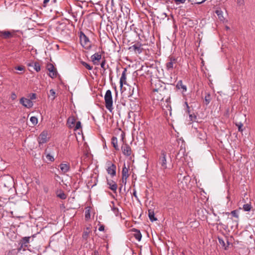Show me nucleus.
<instances>
[{"mask_svg": "<svg viewBox=\"0 0 255 255\" xmlns=\"http://www.w3.org/2000/svg\"><path fill=\"white\" fill-rule=\"evenodd\" d=\"M104 99L105 101V107L110 112L113 109V98L112 95V92L110 90H108L106 91Z\"/></svg>", "mask_w": 255, "mask_h": 255, "instance_id": "f257e3e1", "label": "nucleus"}, {"mask_svg": "<svg viewBox=\"0 0 255 255\" xmlns=\"http://www.w3.org/2000/svg\"><path fill=\"white\" fill-rule=\"evenodd\" d=\"M80 43L82 46L86 49H90L91 47V43L89 38L82 32L80 36Z\"/></svg>", "mask_w": 255, "mask_h": 255, "instance_id": "f03ea898", "label": "nucleus"}, {"mask_svg": "<svg viewBox=\"0 0 255 255\" xmlns=\"http://www.w3.org/2000/svg\"><path fill=\"white\" fill-rule=\"evenodd\" d=\"M166 156V151L163 150H161V155L159 157L158 162L161 166V169L163 170H165L167 168Z\"/></svg>", "mask_w": 255, "mask_h": 255, "instance_id": "7ed1b4c3", "label": "nucleus"}, {"mask_svg": "<svg viewBox=\"0 0 255 255\" xmlns=\"http://www.w3.org/2000/svg\"><path fill=\"white\" fill-rule=\"evenodd\" d=\"M30 237H25L22 238V239L19 242V244H20V247L17 249V252H20L22 250L23 251H26L24 247H27V244L29 243Z\"/></svg>", "mask_w": 255, "mask_h": 255, "instance_id": "20e7f679", "label": "nucleus"}, {"mask_svg": "<svg viewBox=\"0 0 255 255\" xmlns=\"http://www.w3.org/2000/svg\"><path fill=\"white\" fill-rule=\"evenodd\" d=\"M48 132L46 130H43L38 137V142L39 145L47 142L48 141L47 137Z\"/></svg>", "mask_w": 255, "mask_h": 255, "instance_id": "39448f33", "label": "nucleus"}, {"mask_svg": "<svg viewBox=\"0 0 255 255\" xmlns=\"http://www.w3.org/2000/svg\"><path fill=\"white\" fill-rule=\"evenodd\" d=\"M176 64V60L173 57H170L169 61L166 64V68L167 71H172L174 66Z\"/></svg>", "mask_w": 255, "mask_h": 255, "instance_id": "423d86ee", "label": "nucleus"}, {"mask_svg": "<svg viewBox=\"0 0 255 255\" xmlns=\"http://www.w3.org/2000/svg\"><path fill=\"white\" fill-rule=\"evenodd\" d=\"M19 102L23 106L27 108H31L33 105V102L30 100L24 97H22L20 99Z\"/></svg>", "mask_w": 255, "mask_h": 255, "instance_id": "0eeeda50", "label": "nucleus"}, {"mask_svg": "<svg viewBox=\"0 0 255 255\" xmlns=\"http://www.w3.org/2000/svg\"><path fill=\"white\" fill-rule=\"evenodd\" d=\"M162 110L164 111V114L166 117H167L168 113L170 116L172 114V109L171 105L168 103V100H166V103L164 104L162 107Z\"/></svg>", "mask_w": 255, "mask_h": 255, "instance_id": "6e6552de", "label": "nucleus"}, {"mask_svg": "<svg viewBox=\"0 0 255 255\" xmlns=\"http://www.w3.org/2000/svg\"><path fill=\"white\" fill-rule=\"evenodd\" d=\"M122 150L123 153L126 156H129L131 154V147L127 143L123 144L122 146Z\"/></svg>", "mask_w": 255, "mask_h": 255, "instance_id": "1a4fd4ad", "label": "nucleus"}, {"mask_svg": "<svg viewBox=\"0 0 255 255\" xmlns=\"http://www.w3.org/2000/svg\"><path fill=\"white\" fill-rule=\"evenodd\" d=\"M141 44L138 43L129 47V49L133 51L135 53L140 54L143 50V48H141Z\"/></svg>", "mask_w": 255, "mask_h": 255, "instance_id": "9d476101", "label": "nucleus"}, {"mask_svg": "<svg viewBox=\"0 0 255 255\" xmlns=\"http://www.w3.org/2000/svg\"><path fill=\"white\" fill-rule=\"evenodd\" d=\"M122 174L123 182L126 184L127 182V179L129 176V174L128 168L126 167V164L125 163L124 164V167H123L122 169Z\"/></svg>", "mask_w": 255, "mask_h": 255, "instance_id": "9b49d317", "label": "nucleus"}, {"mask_svg": "<svg viewBox=\"0 0 255 255\" xmlns=\"http://www.w3.org/2000/svg\"><path fill=\"white\" fill-rule=\"evenodd\" d=\"M48 70L49 71V76L51 78H54L57 76L56 70L52 64L48 66Z\"/></svg>", "mask_w": 255, "mask_h": 255, "instance_id": "f8f14e48", "label": "nucleus"}, {"mask_svg": "<svg viewBox=\"0 0 255 255\" xmlns=\"http://www.w3.org/2000/svg\"><path fill=\"white\" fill-rule=\"evenodd\" d=\"M107 184L109 186V188L115 193L116 192L118 185L117 183L112 180L107 179Z\"/></svg>", "mask_w": 255, "mask_h": 255, "instance_id": "ddd939ff", "label": "nucleus"}, {"mask_svg": "<svg viewBox=\"0 0 255 255\" xmlns=\"http://www.w3.org/2000/svg\"><path fill=\"white\" fill-rule=\"evenodd\" d=\"M107 172L109 174H110L112 177H114L116 174V166L114 164H111V165L108 167L107 169Z\"/></svg>", "mask_w": 255, "mask_h": 255, "instance_id": "4468645a", "label": "nucleus"}, {"mask_svg": "<svg viewBox=\"0 0 255 255\" xmlns=\"http://www.w3.org/2000/svg\"><path fill=\"white\" fill-rule=\"evenodd\" d=\"M126 72L127 69H125L122 73V76L120 78V84L121 89L123 88L124 84H126Z\"/></svg>", "mask_w": 255, "mask_h": 255, "instance_id": "2eb2a0df", "label": "nucleus"}, {"mask_svg": "<svg viewBox=\"0 0 255 255\" xmlns=\"http://www.w3.org/2000/svg\"><path fill=\"white\" fill-rule=\"evenodd\" d=\"M101 58L102 55L98 53H95L91 57L92 61L94 63V64H98V62H96V61H99L101 59Z\"/></svg>", "mask_w": 255, "mask_h": 255, "instance_id": "dca6fc26", "label": "nucleus"}, {"mask_svg": "<svg viewBox=\"0 0 255 255\" xmlns=\"http://www.w3.org/2000/svg\"><path fill=\"white\" fill-rule=\"evenodd\" d=\"M61 170L63 173H65L70 170L69 164L61 163L60 165Z\"/></svg>", "mask_w": 255, "mask_h": 255, "instance_id": "f3484780", "label": "nucleus"}, {"mask_svg": "<svg viewBox=\"0 0 255 255\" xmlns=\"http://www.w3.org/2000/svg\"><path fill=\"white\" fill-rule=\"evenodd\" d=\"M176 88L178 89H182V93L185 92L187 91V87L186 85L183 84L182 80H179L176 86Z\"/></svg>", "mask_w": 255, "mask_h": 255, "instance_id": "a211bd4d", "label": "nucleus"}, {"mask_svg": "<svg viewBox=\"0 0 255 255\" xmlns=\"http://www.w3.org/2000/svg\"><path fill=\"white\" fill-rule=\"evenodd\" d=\"M148 217L151 222L155 221L157 218L154 217V212L152 209H148Z\"/></svg>", "mask_w": 255, "mask_h": 255, "instance_id": "6ab92c4d", "label": "nucleus"}, {"mask_svg": "<svg viewBox=\"0 0 255 255\" xmlns=\"http://www.w3.org/2000/svg\"><path fill=\"white\" fill-rule=\"evenodd\" d=\"M133 231L134 232V237L138 241H140L142 237L140 232L139 230L136 229H134Z\"/></svg>", "mask_w": 255, "mask_h": 255, "instance_id": "aec40b11", "label": "nucleus"}, {"mask_svg": "<svg viewBox=\"0 0 255 255\" xmlns=\"http://www.w3.org/2000/svg\"><path fill=\"white\" fill-rule=\"evenodd\" d=\"M112 144L113 147L116 150H119V148L118 144V139L115 136H113L112 138Z\"/></svg>", "mask_w": 255, "mask_h": 255, "instance_id": "412c9836", "label": "nucleus"}, {"mask_svg": "<svg viewBox=\"0 0 255 255\" xmlns=\"http://www.w3.org/2000/svg\"><path fill=\"white\" fill-rule=\"evenodd\" d=\"M67 124L70 128L74 127L75 124V119L74 117H70L68 119Z\"/></svg>", "mask_w": 255, "mask_h": 255, "instance_id": "4be33fe9", "label": "nucleus"}, {"mask_svg": "<svg viewBox=\"0 0 255 255\" xmlns=\"http://www.w3.org/2000/svg\"><path fill=\"white\" fill-rule=\"evenodd\" d=\"M226 215H231L232 216L238 219L239 218V211L238 210H233L231 211V213L229 212H226L225 213Z\"/></svg>", "mask_w": 255, "mask_h": 255, "instance_id": "5701e85b", "label": "nucleus"}, {"mask_svg": "<svg viewBox=\"0 0 255 255\" xmlns=\"http://www.w3.org/2000/svg\"><path fill=\"white\" fill-rule=\"evenodd\" d=\"M90 228L87 227L86 228V230H85L83 233L82 238L84 240H86L89 237V234L90 233Z\"/></svg>", "mask_w": 255, "mask_h": 255, "instance_id": "b1692460", "label": "nucleus"}, {"mask_svg": "<svg viewBox=\"0 0 255 255\" xmlns=\"http://www.w3.org/2000/svg\"><path fill=\"white\" fill-rule=\"evenodd\" d=\"M1 36L4 38H8L12 36V34L8 31H4L1 32Z\"/></svg>", "mask_w": 255, "mask_h": 255, "instance_id": "393cba45", "label": "nucleus"}, {"mask_svg": "<svg viewBox=\"0 0 255 255\" xmlns=\"http://www.w3.org/2000/svg\"><path fill=\"white\" fill-rule=\"evenodd\" d=\"M205 104L206 105H209L211 101V96L210 93H206V95L205 96Z\"/></svg>", "mask_w": 255, "mask_h": 255, "instance_id": "a878e982", "label": "nucleus"}, {"mask_svg": "<svg viewBox=\"0 0 255 255\" xmlns=\"http://www.w3.org/2000/svg\"><path fill=\"white\" fill-rule=\"evenodd\" d=\"M218 240H219V242L220 243V244L224 248V249L225 250H228L227 249V247H228V246H226V244L225 243V241H224V240L221 238H219L218 237Z\"/></svg>", "mask_w": 255, "mask_h": 255, "instance_id": "bb28decb", "label": "nucleus"}, {"mask_svg": "<svg viewBox=\"0 0 255 255\" xmlns=\"http://www.w3.org/2000/svg\"><path fill=\"white\" fill-rule=\"evenodd\" d=\"M112 210L117 217L121 215V213H120L119 212V209L115 207L114 206H113V207H112Z\"/></svg>", "mask_w": 255, "mask_h": 255, "instance_id": "cd10ccee", "label": "nucleus"}, {"mask_svg": "<svg viewBox=\"0 0 255 255\" xmlns=\"http://www.w3.org/2000/svg\"><path fill=\"white\" fill-rule=\"evenodd\" d=\"M235 124H236V126L238 128V130L239 131L242 132L243 131V124L241 122H236Z\"/></svg>", "mask_w": 255, "mask_h": 255, "instance_id": "c85d7f7f", "label": "nucleus"}, {"mask_svg": "<svg viewBox=\"0 0 255 255\" xmlns=\"http://www.w3.org/2000/svg\"><path fill=\"white\" fill-rule=\"evenodd\" d=\"M81 63L83 66H84L85 67H86L87 69L89 70H91L93 69V66L90 65L89 64L84 61H81Z\"/></svg>", "mask_w": 255, "mask_h": 255, "instance_id": "c756f323", "label": "nucleus"}, {"mask_svg": "<svg viewBox=\"0 0 255 255\" xmlns=\"http://www.w3.org/2000/svg\"><path fill=\"white\" fill-rule=\"evenodd\" d=\"M251 204H246L243 205V209L245 211H250L251 209Z\"/></svg>", "mask_w": 255, "mask_h": 255, "instance_id": "7c9ffc66", "label": "nucleus"}, {"mask_svg": "<svg viewBox=\"0 0 255 255\" xmlns=\"http://www.w3.org/2000/svg\"><path fill=\"white\" fill-rule=\"evenodd\" d=\"M30 122L32 123L33 126L36 125L38 123V119L36 117H31L30 119Z\"/></svg>", "mask_w": 255, "mask_h": 255, "instance_id": "2f4dec72", "label": "nucleus"}, {"mask_svg": "<svg viewBox=\"0 0 255 255\" xmlns=\"http://www.w3.org/2000/svg\"><path fill=\"white\" fill-rule=\"evenodd\" d=\"M49 97H51L52 100H54L55 98V97H56L55 92L54 91V90L53 89L50 90Z\"/></svg>", "mask_w": 255, "mask_h": 255, "instance_id": "473e14b6", "label": "nucleus"}, {"mask_svg": "<svg viewBox=\"0 0 255 255\" xmlns=\"http://www.w3.org/2000/svg\"><path fill=\"white\" fill-rule=\"evenodd\" d=\"M34 69L36 72H39L40 70V66L38 62L34 63Z\"/></svg>", "mask_w": 255, "mask_h": 255, "instance_id": "72a5a7b5", "label": "nucleus"}, {"mask_svg": "<svg viewBox=\"0 0 255 255\" xmlns=\"http://www.w3.org/2000/svg\"><path fill=\"white\" fill-rule=\"evenodd\" d=\"M57 196L61 199H65L67 197L63 192H61L59 194H58Z\"/></svg>", "mask_w": 255, "mask_h": 255, "instance_id": "f704fd0d", "label": "nucleus"}, {"mask_svg": "<svg viewBox=\"0 0 255 255\" xmlns=\"http://www.w3.org/2000/svg\"><path fill=\"white\" fill-rule=\"evenodd\" d=\"M85 219L88 220L90 218V212L89 210H86L85 213Z\"/></svg>", "mask_w": 255, "mask_h": 255, "instance_id": "c9c22d12", "label": "nucleus"}, {"mask_svg": "<svg viewBox=\"0 0 255 255\" xmlns=\"http://www.w3.org/2000/svg\"><path fill=\"white\" fill-rule=\"evenodd\" d=\"M119 130L121 132V140L123 142H124V139L125 138V133L124 131L122 130L121 128H119Z\"/></svg>", "mask_w": 255, "mask_h": 255, "instance_id": "e433bc0d", "label": "nucleus"}, {"mask_svg": "<svg viewBox=\"0 0 255 255\" xmlns=\"http://www.w3.org/2000/svg\"><path fill=\"white\" fill-rule=\"evenodd\" d=\"M46 158L50 161H53L54 160V158L53 156H52L50 154L48 153L46 156Z\"/></svg>", "mask_w": 255, "mask_h": 255, "instance_id": "4c0bfd02", "label": "nucleus"}, {"mask_svg": "<svg viewBox=\"0 0 255 255\" xmlns=\"http://www.w3.org/2000/svg\"><path fill=\"white\" fill-rule=\"evenodd\" d=\"M81 128V122L80 121H78L76 124V126H75V127L74 128V130H76L79 129Z\"/></svg>", "mask_w": 255, "mask_h": 255, "instance_id": "58836bf2", "label": "nucleus"}, {"mask_svg": "<svg viewBox=\"0 0 255 255\" xmlns=\"http://www.w3.org/2000/svg\"><path fill=\"white\" fill-rule=\"evenodd\" d=\"M29 98L31 101L35 100L36 98V94L35 93H31L29 95Z\"/></svg>", "mask_w": 255, "mask_h": 255, "instance_id": "ea45409f", "label": "nucleus"}, {"mask_svg": "<svg viewBox=\"0 0 255 255\" xmlns=\"http://www.w3.org/2000/svg\"><path fill=\"white\" fill-rule=\"evenodd\" d=\"M105 64H106V60L104 59L102 63H101V68L104 70V71H105L106 68L105 67Z\"/></svg>", "mask_w": 255, "mask_h": 255, "instance_id": "a19ab883", "label": "nucleus"}, {"mask_svg": "<svg viewBox=\"0 0 255 255\" xmlns=\"http://www.w3.org/2000/svg\"><path fill=\"white\" fill-rule=\"evenodd\" d=\"M15 69L19 71H23L24 69V67L23 66H19L17 67H15Z\"/></svg>", "mask_w": 255, "mask_h": 255, "instance_id": "79ce46f5", "label": "nucleus"}, {"mask_svg": "<svg viewBox=\"0 0 255 255\" xmlns=\"http://www.w3.org/2000/svg\"><path fill=\"white\" fill-rule=\"evenodd\" d=\"M189 117L192 121H195L196 119V117L194 115L189 114Z\"/></svg>", "mask_w": 255, "mask_h": 255, "instance_id": "37998d69", "label": "nucleus"}, {"mask_svg": "<svg viewBox=\"0 0 255 255\" xmlns=\"http://www.w3.org/2000/svg\"><path fill=\"white\" fill-rule=\"evenodd\" d=\"M237 3L239 6L243 5L244 4V0H237Z\"/></svg>", "mask_w": 255, "mask_h": 255, "instance_id": "c03bdc74", "label": "nucleus"}, {"mask_svg": "<svg viewBox=\"0 0 255 255\" xmlns=\"http://www.w3.org/2000/svg\"><path fill=\"white\" fill-rule=\"evenodd\" d=\"M133 195L135 198V199H136L137 201H139V200L137 197V194H136V191L135 189L133 190Z\"/></svg>", "mask_w": 255, "mask_h": 255, "instance_id": "a18cd8bd", "label": "nucleus"}, {"mask_svg": "<svg viewBox=\"0 0 255 255\" xmlns=\"http://www.w3.org/2000/svg\"><path fill=\"white\" fill-rule=\"evenodd\" d=\"M161 92V90H160L154 89L153 90V92L155 95H156V94H159L160 95H161V93H160Z\"/></svg>", "mask_w": 255, "mask_h": 255, "instance_id": "49530a36", "label": "nucleus"}, {"mask_svg": "<svg viewBox=\"0 0 255 255\" xmlns=\"http://www.w3.org/2000/svg\"><path fill=\"white\" fill-rule=\"evenodd\" d=\"M185 105H186V107L187 112L189 114H190V110H189L190 108H189V106H188V104L187 102H185Z\"/></svg>", "mask_w": 255, "mask_h": 255, "instance_id": "de8ad7c7", "label": "nucleus"}, {"mask_svg": "<svg viewBox=\"0 0 255 255\" xmlns=\"http://www.w3.org/2000/svg\"><path fill=\"white\" fill-rule=\"evenodd\" d=\"M216 13L218 15L219 18H221L220 16L222 15V11L221 10H217Z\"/></svg>", "mask_w": 255, "mask_h": 255, "instance_id": "09e8293b", "label": "nucleus"}, {"mask_svg": "<svg viewBox=\"0 0 255 255\" xmlns=\"http://www.w3.org/2000/svg\"><path fill=\"white\" fill-rule=\"evenodd\" d=\"M105 226L103 225H101L99 228V231H104Z\"/></svg>", "mask_w": 255, "mask_h": 255, "instance_id": "8fccbe9b", "label": "nucleus"}, {"mask_svg": "<svg viewBox=\"0 0 255 255\" xmlns=\"http://www.w3.org/2000/svg\"><path fill=\"white\" fill-rule=\"evenodd\" d=\"M49 1V0H44L43 3V6L44 7H46L47 5L48 2Z\"/></svg>", "mask_w": 255, "mask_h": 255, "instance_id": "3c124183", "label": "nucleus"}, {"mask_svg": "<svg viewBox=\"0 0 255 255\" xmlns=\"http://www.w3.org/2000/svg\"><path fill=\"white\" fill-rule=\"evenodd\" d=\"M16 96L14 93H12L11 95V98L12 100H14L16 98Z\"/></svg>", "mask_w": 255, "mask_h": 255, "instance_id": "603ef678", "label": "nucleus"}, {"mask_svg": "<svg viewBox=\"0 0 255 255\" xmlns=\"http://www.w3.org/2000/svg\"><path fill=\"white\" fill-rule=\"evenodd\" d=\"M157 100H161V101H162V100H163V97H160V98H159V97H158V96H157Z\"/></svg>", "mask_w": 255, "mask_h": 255, "instance_id": "864d4df0", "label": "nucleus"}, {"mask_svg": "<svg viewBox=\"0 0 255 255\" xmlns=\"http://www.w3.org/2000/svg\"><path fill=\"white\" fill-rule=\"evenodd\" d=\"M115 91H116V96H118V91L117 90L116 87H115Z\"/></svg>", "mask_w": 255, "mask_h": 255, "instance_id": "5fc2aeb1", "label": "nucleus"}, {"mask_svg": "<svg viewBox=\"0 0 255 255\" xmlns=\"http://www.w3.org/2000/svg\"><path fill=\"white\" fill-rule=\"evenodd\" d=\"M217 225L222 226L223 224L221 222H219V223H217Z\"/></svg>", "mask_w": 255, "mask_h": 255, "instance_id": "6e6d98bb", "label": "nucleus"}, {"mask_svg": "<svg viewBox=\"0 0 255 255\" xmlns=\"http://www.w3.org/2000/svg\"><path fill=\"white\" fill-rule=\"evenodd\" d=\"M94 255H98V252L97 251H95L94 252Z\"/></svg>", "mask_w": 255, "mask_h": 255, "instance_id": "4d7b16f0", "label": "nucleus"}, {"mask_svg": "<svg viewBox=\"0 0 255 255\" xmlns=\"http://www.w3.org/2000/svg\"><path fill=\"white\" fill-rule=\"evenodd\" d=\"M205 0H203L202 1L197 2V4H200V3H203V2H204Z\"/></svg>", "mask_w": 255, "mask_h": 255, "instance_id": "13d9d810", "label": "nucleus"}, {"mask_svg": "<svg viewBox=\"0 0 255 255\" xmlns=\"http://www.w3.org/2000/svg\"><path fill=\"white\" fill-rule=\"evenodd\" d=\"M217 221H220V218H219V217H218V218H217Z\"/></svg>", "mask_w": 255, "mask_h": 255, "instance_id": "bf43d9fd", "label": "nucleus"}, {"mask_svg": "<svg viewBox=\"0 0 255 255\" xmlns=\"http://www.w3.org/2000/svg\"><path fill=\"white\" fill-rule=\"evenodd\" d=\"M121 189H122V187H121L120 188V190L121 191Z\"/></svg>", "mask_w": 255, "mask_h": 255, "instance_id": "052dcab7", "label": "nucleus"}, {"mask_svg": "<svg viewBox=\"0 0 255 255\" xmlns=\"http://www.w3.org/2000/svg\"><path fill=\"white\" fill-rule=\"evenodd\" d=\"M227 244H228V245H229V242L228 241H227Z\"/></svg>", "mask_w": 255, "mask_h": 255, "instance_id": "680f3d73", "label": "nucleus"}]
</instances>
